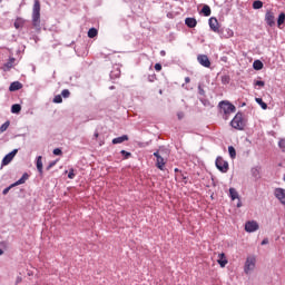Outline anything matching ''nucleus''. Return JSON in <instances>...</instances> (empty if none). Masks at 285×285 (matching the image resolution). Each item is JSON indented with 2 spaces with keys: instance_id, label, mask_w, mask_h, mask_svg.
Masks as SVG:
<instances>
[{
  "instance_id": "obj_45",
  "label": "nucleus",
  "mask_w": 285,
  "mask_h": 285,
  "mask_svg": "<svg viewBox=\"0 0 285 285\" xmlns=\"http://www.w3.org/2000/svg\"><path fill=\"white\" fill-rule=\"evenodd\" d=\"M178 119H184V112L178 114Z\"/></svg>"
},
{
  "instance_id": "obj_24",
  "label": "nucleus",
  "mask_w": 285,
  "mask_h": 285,
  "mask_svg": "<svg viewBox=\"0 0 285 285\" xmlns=\"http://www.w3.org/2000/svg\"><path fill=\"white\" fill-rule=\"evenodd\" d=\"M11 112L13 115H19V112H21V105H19V104L12 105Z\"/></svg>"
},
{
  "instance_id": "obj_20",
  "label": "nucleus",
  "mask_w": 285,
  "mask_h": 285,
  "mask_svg": "<svg viewBox=\"0 0 285 285\" xmlns=\"http://www.w3.org/2000/svg\"><path fill=\"white\" fill-rule=\"evenodd\" d=\"M24 23L26 20H23L22 18H17L13 26L17 30H19V28H23Z\"/></svg>"
},
{
  "instance_id": "obj_35",
  "label": "nucleus",
  "mask_w": 285,
  "mask_h": 285,
  "mask_svg": "<svg viewBox=\"0 0 285 285\" xmlns=\"http://www.w3.org/2000/svg\"><path fill=\"white\" fill-rule=\"evenodd\" d=\"M120 155H122L124 159H129V157L132 156V154H130V153H128V151H126V150H121V151H120Z\"/></svg>"
},
{
  "instance_id": "obj_3",
  "label": "nucleus",
  "mask_w": 285,
  "mask_h": 285,
  "mask_svg": "<svg viewBox=\"0 0 285 285\" xmlns=\"http://www.w3.org/2000/svg\"><path fill=\"white\" fill-rule=\"evenodd\" d=\"M230 126L232 128H235V130H244V128H246V119H244V114L238 111L230 121Z\"/></svg>"
},
{
  "instance_id": "obj_28",
  "label": "nucleus",
  "mask_w": 285,
  "mask_h": 285,
  "mask_svg": "<svg viewBox=\"0 0 285 285\" xmlns=\"http://www.w3.org/2000/svg\"><path fill=\"white\" fill-rule=\"evenodd\" d=\"M228 153H229V156L232 157V159H235V157H237V151L235 150V147L229 146Z\"/></svg>"
},
{
  "instance_id": "obj_5",
  "label": "nucleus",
  "mask_w": 285,
  "mask_h": 285,
  "mask_svg": "<svg viewBox=\"0 0 285 285\" xmlns=\"http://www.w3.org/2000/svg\"><path fill=\"white\" fill-rule=\"evenodd\" d=\"M215 164H216V168H218V170L220 173H226L228 170V168H229L228 167V161L224 160V158L222 156H218L216 158Z\"/></svg>"
},
{
  "instance_id": "obj_38",
  "label": "nucleus",
  "mask_w": 285,
  "mask_h": 285,
  "mask_svg": "<svg viewBox=\"0 0 285 285\" xmlns=\"http://www.w3.org/2000/svg\"><path fill=\"white\" fill-rule=\"evenodd\" d=\"M53 155L59 156V155H63V153L61 151L60 148H56V149H53Z\"/></svg>"
},
{
  "instance_id": "obj_32",
  "label": "nucleus",
  "mask_w": 285,
  "mask_h": 285,
  "mask_svg": "<svg viewBox=\"0 0 285 285\" xmlns=\"http://www.w3.org/2000/svg\"><path fill=\"white\" fill-rule=\"evenodd\" d=\"M63 102V98L61 97V95H57L53 98V104H62Z\"/></svg>"
},
{
  "instance_id": "obj_14",
  "label": "nucleus",
  "mask_w": 285,
  "mask_h": 285,
  "mask_svg": "<svg viewBox=\"0 0 285 285\" xmlns=\"http://www.w3.org/2000/svg\"><path fill=\"white\" fill-rule=\"evenodd\" d=\"M36 166L40 177H43V160L41 156L37 157Z\"/></svg>"
},
{
  "instance_id": "obj_47",
  "label": "nucleus",
  "mask_w": 285,
  "mask_h": 285,
  "mask_svg": "<svg viewBox=\"0 0 285 285\" xmlns=\"http://www.w3.org/2000/svg\"><path fill=\"white\" fill-rule=\"evenodd\" d=\"M160 55H163V57H164V55H166V51H161Z\"/></svg>"
},
{
  "instance_id": "obj_9",
  "label": "nucleus",
  "mask_w": 285,
  "mask_h": 285,
  "mask_svg": "<svg viewBox=\"0 0 285 285\" xmlns=\"http://www.w3.org/2000/svg\"><path fill=\"white\" fill-rule=\"evenodd\" d=\"M274 195H275L276 199H278V202H281V204H283V206H285V189L278 187L274 190Z\"/></svg>"
},
{
  "instance_id": "obj_29",
  "label": "nucleus",
  "mask_w": 285,
  "mask_h": 285,
  "mask_svg": "<svg viewBox=\"0 0 285 285\" xmlns=\"http://www.w3.org/2000/svg\"><path fill=\"white\" fill-rule=\"evenodd\" d=\"M256 102H258L261 105L263 110H266L268 108V105L266 102H264V100L262 98H256Z\"/></svg>"
},
{
  "instance_id": "obj_27",
  "label": "nucleus",
  "mask_w": 285,
  "mask_h": 285,
  "mask_svg": "<svg viewBox=\"0 0 285 285\" xmlns=\"http://www.w3.org/2000/svg\"><path fill=\"white\" fill-rule=\"evenodd\" d=\"M254 70H262L264 68V63L259 60H255L253 63Z\"/></svg>"
},
{
  "instance_id": "obj_15",
  "label": "nucleus",
  "mask_w": 285,
  "mask_h": 285,
  "mask_svg": "<svg viewBox=\"0 0 285 285\" xmlns=\"http://www.w3.org/2000/svg\"><path fill=\"white\" fill-rule=\"evenodd\" d=\"M23 88V85L19 81H14L10 85L9 90L10 92H16V90H21Z\"/></svg>"
},
{
  "instance_id": "obj_30",
  "label": "nucleus",
  "mask_w": 285,
  "mask_h": 285,
  "mask_svg": "<svg viewBox=\"0 0 285 285\" xmlns=\"http://www.w3.org/2000/svg\"><path fill=\"white\" fill-rule=\"evenodd\" d=\"M10 128V122L7 120L1 127H0V132H6Z\"/></svg>"
},
{
  "instance_id": "obj_49",
  "label": "nucleus",
  "mask_w": 285,
  "mask_h": 285,
  "mask_svg": "<svg viewBox=\"0 0 285 285\" xmlns=\"http://www.w3.org/2000/svg\"><path fill=\"white\" fill-rule=\"evenodd\" d=\"M0 255H3V249H0Z\"/></svg>"
},
{
  "instance_id": "obj_23",
  "label": "nucleus",
  "mask_w": 285,
  "mask_h": 285,
  "mask_svg": "<svg viewBox=\"0 0 285 285\" xmlns=\"http://www.w3.org/2000/svg\"><path fill=\"white\" fill-rule=\"evenodd\" d=\"M14 58H10L7 63H4V70H10L14 66Z\"/></svg>"
},
{
  "instance_id": "obj_12",
  "label": "nucleus",
  "mask_w": 285,
  "mask_h": 285,
  "mask_svg": "<svg viewBox=\"0 0 285 285\" xmlns=\"http://www.w3.org/2000/svg\"><path fill=\"white\" fill-rule=\"evenodd\" d=\"M217 263L219 264L220 268H226V265L228 264V258H226V254H218Z\"/></svg>"
},
{
  "instance_id": "obj_51",
  "label": "nucleus",
  "mask_w": 285,
  "mask_h": 285,
  "mask_svg": "<svg viewBox=\"0 0 285 285\" xmlns=\"http://www.w3.org/2000/svg\"><path fill=\"white\" fill-rule=\"evenodd\" d=\"M3 0H0V3L2 2Z\"/></svg>"
},
{
  "instance_id": "obj_44",
  "label": "nucleus",
  "mask_w": 285,
  "mask_h": 285,
  "mask_svg": "<svg viewBox=\"0 0 285 285\" xmlns=\"http://www.w3.org/2000/svg\"><path fill=\"white\" fill-rule=\"evenodd\" d=\"M185 83H190V78L189 77L185 78Z\"/></svg>"
},
{
  "instance_id": "obj_19",
  "label": "nucleus",
  "mask_w": 285,
  "mask_h": 285,
  "mask_svg": "<svg viewBox=\"0 0 285 285\" xmlns=\"http://www.w3.org/2000/svg\"><path fill=\"white\" fill-rule=\"evenodd\" d=\"M229 197L233 202H235V199H239V193H237V189L235 188H229Z\"/></svg>"
},
{
  "instance_id": "obj_1",
  "label": "nucleus",
  "mask_w": 285,
  "mask_h": 285,
  "mask_svg": "<svg viewBox=\"0 0 285 285\" xmlns=\"http://www.w3.org/2000/svg\"><path fill=\"white\" fill-rule=\"evenodd\" d=\"M32 26L39 32L41 30V2L36 0L32 7Z\"/></svg>"
},
{
  "instance_id": "obj_36",
  "label": "nucleus",
  "mask_w": 285,
  "mask_h": 285,
  "mask_svg": "<svg viewBox=\"0 0 285 285\" xmlns=\"http://www.w3.org/2000/svg\"><path fill=\"white\" fill-rule=\"evenodd\" d=\"M55 166H57V160H53V161L49 163V165L47 166V170H50L51 168H55Z\"/></svg>"
},
{
  "instance_id": "obj_25",
  "label": "nucleus",
  "mask_w": 285,
  "mask_h": 285,
  "mask_svg": "<svg viewBox=\"0 0 285 285\" xmlns=\"http://www.w3.org/2000/svg\"><path fill=\"white\" fill-rule=\"evenodd\" d=\"M97 35H99V32L97 31L96 28L89 29V31H88L89 39H95V37H97Z\"/></svg>"
},
{
  "instance_id": "obj_4",
  "label": "nucleus",
  "mask_w": 285,
  "mask_h": 285,
  "mask_svg": "<svg viewBox=\"0 0 285 285\" xmlns=\"http://www.w3.org/2000/svg\"><path fill=\"white\" fill-rule=\"evenodd\" d=\"M255 264H257V258H255V256L247 257L244 266V273L246 275L253 273V271H255Z\"/></svg>"
},
{
  "instance_id": "obj_46",
  "label": "nucleus",
  "mask_w": 285,
  "mask_h": 285,
  "mask_svg": "<svg viewBox=\"0 0 285 285\" xmlns=\"http://www.w3.org/2000/svg\"><path fill=\"white\" fill-rule=\"evenodd\" d=\"M94 137L97 139V138L99 137V132L96 131V132L94 134Z\"/></svg>"
},
{
  "instance_id": "obj_7",
  "label": "nucleus",
  "mask_w": 285,
  "mask_h": 285,
  "mask_svg": "<svg viewBox=\"0 0 285 285\" xmlns=\"http://www.w3.org/2000/svg\"><path fill=\"white\" fill-rule=\"evenodd\" d=\"M265 21L269 28H273L275 26V12L273 10H267L265 13Z\"/></svg>"
},
{
  "instance_id": "obj_10",
  "label": "nucleus",
  "mask_w": 285,
  "mask_h": 285,
  "mask_svg": "<svg viewBox=\"0 0 285 285\" xmlns=\"http://www.w3.org/2000/svg\"><path fill=\"white\" fill-rule=\"evenodd\" d=\"M197 61L200 63V66H204V68H210V59H208V56L199 55L197 57Z\"/></svg>"
},
{
  "instance_id": "obj_21",
  "label": "nucleus",
  "mask_w": 285,
  "mask_h": 285,
  "mask_svg": "<svg viewBox=\"0 0 285 285\" xmlns=\"http://www.w3.org/2000/svg\"><path fill=\"white\" fill-rule=\"evenodd\" d=\"M253 8L254 10H262V8H264V2H262V0H255L253 2Z\"/></svg>"
},
{
  "instance_id": "obj_40",
  "label": "nucleus",
  "mask_w": 285,
  "mask_h": 285,
  "mask_svg": "<svg viewBox=\"0 0 285 285\" xmlns=\"http://www.w3.org/2000/svg\"><path fill=\"white\" fill-rule=\"evenodd\" d=\"M14 186H16V185L13 184V185H11V186L4 188L3 191H2V195H6L7 193H10V188H12V187H14Z\"/></svg>"
},
{
  "instance_id": "obj_16",
  "label": "nucleus",
  "mask_w": 285,
  "mask_h": 285,
  "mask_svg": "<svg viewBox=\"0 0 285 285\" xmlns=\"http://www.w3.org/2000/svg\"><path fill=\"white\" fill-rule=\"evenodd\" d=\"M185 23H186L187 28H196L197 27V19L186 18Z\"/></svg>"
},
{
  "instance_id": "obj_11",
  "label": "nucleus",
  "mask_w": 285,
  "mask_h": 285,
  "mask_svg": "<svg viewBox=\"0 0 285 285\" xmlns=\"http://www.w3.org/2000/svg\"><path fill=\"white\" fill-rule=\"evenodd\" d=\"M19 153V150L13 149L11 153H9L4 158L2 159V166H8L12 159H14V156Z\"/></svg>"
},
{
  "instance_id": "obj_43",
  "label": "nucleus",
  "mask_w": 285,
  "mask_h": 285,
  "mask_svg": "<svg viewBox=\"0 0 285 285\" xmlns=\"http://www.w3.org/2000/svg\"><path fill=\"white\" fill-rule=\"evenodd\" d=\"M238 199V203H237V208H242V200L239 198Z\"/></svg>"
},
{
  "instance_id": "obj_41",
  "label": "nucleus",
  "mask_w": 285,
  "mask_h": 285,
  "mask_svg": "<svg viewBox=\"0 0 285 285\" xmlns=\"http://www.w3.org/2000/svg\"><path fill=\"white\" fill-rule=\"evenodd\" d=\"M154 68L157 72H161V63H156Z\"/></svg>"
},
{
  "instance_id": "obj_2",
  "label": "nucleus",
  "mask_w": 285,
  "mask_h": 285,
  "mask_svg": "<svg viewBox=\"0 0 285 285\" xmlns=\"http://www.w3.org/2000/svg\"><path fill=\"white\" fill-rule=\"evenodd\" d=\"M218 108L220 109V115H223V118L225 120H227L228 117H230L232 112H235V110H237L235 105L230 104V101L227 100L220 101L218 104Z\"/></svg>"
},
{
  "instance_id": "obj_18",
  "label": "nucleus",
  "mask_w": 285,
  "mask_h": 285,
  "mask_svg": "<svg viewBox=\"0 0 285 285\" xmlns=\"http://www.w3.org/2000/svg\"><path fill=\"white\" fill-rule=\"evenodd\" d=\"M29 177H30V176H29L27 173H24V174L22 175V177H21L18 181H16V183L13 184V186H21V184H26V181H28Z\"/></svg>"
},
{
  "instance_id": "obj_22",
  "label": "nucleus",
  "mask_w": 285,
  "mask_h": 285,
  "mask_svg": "<svg viewBox=\"0 0 285 285\" xmlns=\"http://www.w3.org/2000/svg\"><path fill=\"white\" fill-rule=\"evenodd\" d=\"M284 23H285V13L282 12V13H279L278 19H277V27L282 28V26H284Z\"/></svg>"
},
{
  "instance_id": "obj_8",
  "label": "nucleus",
  "mask_w": 285,
  "mask_h": 285,
  "mask_svg": "<svg viewBox=\"0 0 285 285\" xmlns=\"http://www.w3.org/2000/svg\"><path fill=\"white\" fill-rule=\"evenodd\" d=\"M246 233H255V230H259V224L255 220H249L245 224Z\"/></svg>"
},
{
  "instance_id": "obj_42",
  "label": "nucleus",
  "mask_w": 285,
  "mask_h": 285,
  "mask_svg": "<svg viewBox=\"0 0 285 285\" xmlns=\"http://www.w3.org/2000/svg\"><path fill=\"white\" fill-rule=\"evenodd\" d=\"M266 244H268V238L263 239L262 246H266Z\"/></svg>"
},
{
  "instance_id": "obj_39",
  "label": "nucleus",
  "mask_w": 285,
  "mask_h": 285,
  "mask_svg": "<svg viewBox=\"0 0 285 285\" xmlns=\"http://www.w3.org/2000/svg\"><path fill=\"white\" fill-rule=\"evenodd\" d=\"M69 179H75V169H71L68 174Z\"/></svg>"
},
{
  "instance_id": "obj_50",
  "label": "nucleus",
  "mask_w": 285,
  "mask_h": 285,
  "mask_svg": "<svg viewBox=\"0 0 285 285\" xmlns=\"http://www.w3.org/2000/svg\"><path fill=\"white\" fill-rule=\"evenodd\" d=\"M283 180L285 181V175H284V177H283Z\"/></svg>"
},
{
  "instance_id": "obj_13",
  "label": "nucleus",
  "mask_w": 285,
  "mask_h": 285,
  "mask_svg": "<svg viewBox=\"0 0 285 285\" xmlns=\"http://www.w3.org/2000/svg\"><path fill=\"white\" fill-rule=\"evenodd\" d=\"M209 28L213 32H219V21H217V18L209 19Z\"/></svg>"
},
{
  "instance_id": "obj_6",
  "label": "nucleus",
  "mask_w": 285,
  "mask_h": 285,
  "mask_svg": "<svg viewBox=\"0 0 285 285\" xmlns=\"http://www.w3.org/2000/svg\"><path fill=\"white\" fill-rule=\"evenodd\" d=\"M154 157H156V167L159 170H164V168H166V160L164 159V157L159 155V151L154 153Z\"/></svg>"
},
{
  "instance_id": "obj_31",
  "label": "nucleus",
  "mask_w": 285,
  "mask_h": 285,
  "mask_svg": "<svg viewBox=\"0 0 285 285\" xmlns=\"http://www.w3.org/2000/svg\"><path fill=\"white\" fill-rule=\"evenodd\" d=\"M222 83H224L225 86L230 83V76L228 75L222 76Z\"/></svg>"
},
{
  "instance_id": "obj_34",
  "label": "nucleus",
  "mask_w": 285,
  "mask_h": 285,
  "mask_svg": "<svg viewBox=\"0 0 285 285\" xmlns=\"http://www.w3.org/2000/svg\"><path fill=\"white\" fill-rule=\"evenodd\" d=\"M61 97H63L65 99H68V97H70V90L63 89L61 91Z\"/></svg>"
},
{
  "instance_id": "obj_48",
  "label": "nucleus",
  "mask_w": 285,
  "mask_h": 285,
  "mask_svg": "<svg viewBox=\"0 0 285 285\" xmlns=\"http://www.w3.org/2000/svg\"><path fill=\"white\" fill-rule=\"evenodd\" d=\"M200 95H204V89H200Z\"/></svg>"
},
{
  "instance_id": "obj_26",
  "label": "nucleus",
  "mask_w": 285,
  "mask_h": 285,
  "mask_svg": "<svg viewBox=\"0 0 285 285\" xmlns=\"http://www.w3.org/2000/svg\"><path fill=\"white\" fill-rule=\"evenodd\" d=\"M202 12H203V14H204V17H210V7L209 6H207V4H205L204 7H203V9H202Z\"/></svg>"
},
{
  "instance_id": "obj_33",
  "label": "nucleus",
  "mask_w": 285,
  "mask_h": 285,
  "mask_svg": "<svg viewBox=\"0 0 285 285\" xmlns=\"http://www.w3.org/2000/svg\"><path fill=\"white\" fill-rule=\"evenodd\" d=\"M278 147L281 148L282 153H285V139H281L278 141Z\"/></svg>"
},
{
  "instance_id": "obj_37",
  "label": "nucleus",
  "mask_w": 285,
  "mask_h": 285,
  "mask_svg": "<svg viewBox=\"0 0 285 285\" xmlns=\"http://www.w3.org/2000/svg\"><path fill=\"white\" fill-rule=\"evenodd\" d=\"M254 86H259L261 88H264V86H266V83L262 80L255 81Z\"/></svg>"
},
{
  "instance_id": "obj_17",
  "label": "nucleus",
  "mask_w": 285,
  "mask_h": 285,
  "mask_svg": "<svg viewBox=\"0 0 285 285\" xmlns=\"http://www.w3.org/2000/svg\"><path fill=\"white\" fill-rule=\"evenodd\" d=\"M124 141H128V136L127 135H124V136H120V137H117V138L112 139L114 145L124 144Z\"/></svg>"
}]
</instances>
